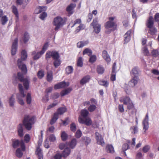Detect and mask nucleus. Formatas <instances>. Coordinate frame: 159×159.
Masks as SVG:
<instances>
[{"label": "nucleus", "mask_w": 159, "mask_h": 159, "mask_svg": "<svg viewBox=\"0 0 159 159\" xmlns=\"http://www.w3.org/2000/svg\"><path fill=\"white\" fill-rule=\"evenodd\" d=\"M27 57L26 52L25 50L22 51L21 54V59H18L17 61V64L19 68L21 69L22 72L25 74L27 72V69L26 65L23 64L22 61L26 60Z\"/></svg>", "instance_id": "obj_1"}, {"label": "nucleus", "mask_w": 159, "mask_h": 159, "mask_svg": "<svg viewBox=\"0 0 159 159\" xmlns=\"http://www.w3.org/2000/svg\"><path fill=\"white\" fill-rule=\"evenodd\" d=\"M115 18V17H109L108 19L109 20L105 23V27L107 29L105 31L107 34H110L112 30H115L116 28L117 25L113 21Z\"/></svg>", "instance_id": "obj_2"}, {"label": "nucleus", "mask_w": 159, "mask_h": 159, "mask_svg": "<svg viewBox=\"0 0 159 159\" xmlns=\"http://www.w3.org/2000/svg\"><path fill=\"white\" fill-rule=\"evenodd\" d=\"M34 119V116L30 117L27 115L25 116L23 124L27 130H30L31 129L32 125L35 122Z\"/></svg>", "instance_id": "obj_3"}, {"label": "nucleus", "mask_w": 159, "mask_h": 159, "mask_svg": "<svg viewBox=\"0 0 159 159\" xmlns=\"http://www.w3.org/2000/svg\"><path fill=\"white\" fill-rule=\"evenodd\" d=\"M17 77L20 82L23 83V85L25 89L28 90L29 88L30 82V79L28 78H24L23 75L20 72L18 73Z\"/></svg>", "instance_id": "obj_4"}, {"label": "nucleus", "mask_w": 159, "mask_h": 159, "mask_svg": "<svg viewBox=\"0 0 159 159\" xmlns=\"http://www.w3.org/2000/svg\"><path fill=\"white\" fill-rule=\"evenodd\" d=\"M64 21L62 18L60 17H57L54 20L53 25L56 26L54 29L56 31L58 30L62 26L64 23Z\"/></svg>", "instance_id": "obj_5"}, {"label": "nucleus", "mask_w": 159, "mask_h": 159, "mask_svg": "<svg viewBox=\"0 0 159 159\" xmlns=\"http://www.w3.org/2000/svg\"><path fill=\"white\" fill-rule=\"evenodd\" d=\"M45 56L46 59L47 60L51 57L53 59L55 60L59 58L60 57L59 53L57 52L54 51H48L46 54Z\"/></svg>", "instance_id": "obj_6"}, {"label": "nucleus", "mask_w": 159, "mask_h": 159, "mask_svg": "<svg viewBox=\"0 0 159 159\" xmlns=\"http://www.w3.org/2000/svg\"><path fill=\"white\" fill-rule=\"evenodd\" d=\"M91 25L93 26L94 31L95 33L98 34L100 32L101 25L98 23V17H96L93 19Z\"/></svg>", "instance_id": "obj_7"}, {"label": "nucleus", "mask_w": 159, "mask_h": 159, "mask_svg": "<svg viewBox=\"0 0 159 159\" xmlns=\"http://www.w3.org/2000/svg\"><path fill=\"white\" fill-rule=\"evenodd\" d=\"M148 120H149V117L148 113H147L145 116L144 119H143V129L145 130L144 131L143 133L145 134L146 133V131L147 130L149 127L148 125Z\"/></svg>", "instance_id": "obj_8"}, {"label": "nucleus", "mask_w": 159, "mask_h": 159, "mask_svg": "<svg viewBox=\"0 0 159 159\" xmlns=\"http://www.w3.org/2000/svg\"><path fill=\"white\" fill-rule=\"evenodd\" d=\"M18 42V39L16 38L12 43L11 49V53L12 55H14L16 54Z\"/></svg>", "instance_id": "obj_9"}, {"label": "nucleus", "mask_w": 159, "mask_h": 159, "mask_svg": "<svg viewBox=\"0 0 159 159\" xmlns=\"http://www.w3.org/2000/svg\"><path fill=\"white\" fill-rule=\"evenodd\" d=\"M78 121L80 123L84 124L87 126L91 125L92 123V121L91 119L88 117H86L84 118L80 117Z\"/></svg>", "instance_id": "obj_10"}, {"label": "nucleus", "mask_w": 159, "mask_h": 159, "mask_svg": "<svg viewBox=\"0 0 159 159\" xmlns=\"http://www.w3.org/2000/svg\"><path fill=\"white\" fill-rule=\"evenodd\" d=\"M95 136L97 143L99 144L102 145H104V142L102 136L98 132H96L95 133Z\"/></svg>", "instance_id": "obj_11"}, {"label": "nucleus", "mask_w": 159, "mask_h": 159, "mask_svg": "<svg viewBox=\"0 0 159 159\" xmlns=\"http://www.w3.org/2000/svg\"><path fill=\"white\" fill-rule=\"evenodd\" d=\"M69 85V83L68 82L66 83L64 81H63L55 84L54 86V88L55 89H58L66 87Z\"/></svg>", "instance_id": "obj_12"}, {"label": "nucleus", "mask_w": 159, "mask_h": 159, "mask_svg": "<svg viewBox=\"0 0 159 159\" xmlns=\"http://www.w3.org/2000/svg\"><path fill=\"white\" fill-rule=\"evenodd\" d=\"M139 81L138 77H133V78L129 82L128 85L131 87H134L138 83Z\"/></svg>", "instance_id": "obj_13"}, {"label": "nucleus", "mask_w": 159, "mask_h": 159, "mask_svg": "<svg viewBox=\"0 0 159 159\" xmlns=\"http://www.w3.org/2000/svg\"><path fill=\"white\" fill-rule=\"evenodd\" d=\"M76 4L75 3H71L67 7L66 10L68 13L72 14L73 12L72 10L75 7Z\"/></svg>", "instance_id": "obj_14"}, {"label": "nucleus", "mask_w": 159, "mask_h": 159, "mask_svg": "<svg viewBox=\"0 0 159 159\" xmlns=\"http://www.w3.org/2000/svg\"><path fill=\"white\" fill-rule=\"evenodd\" d=\"M102 57L107 63H109L110 61V57L106 51L104 50L102 51Z\"/></svg>", "instance_id": "obj_15"}, {"label": "nucleus", "mask_w": 159, "mask_h": 159, "mask_svg": "<svg viewBox=\"0 0 159 159\" xmlns=\"http://www.w3.org/2000/svg\"><path fill=\"white\" fill-rule=\"evenodd\" d=\"M23 125L20 124L18 127V133L20 137H22L24 134Z\"/></svg>", "instance_id": "obj_16"}, {"label": "nucleus", "mask_w": 159, "mask_h": 159, "mask_svg": "<svg viewBox=\"0 0 159 159\" xmlns=\"http://www.w3.org/2000/svg\"><path fill=\"white\" fill-rule=\"evenodd\" d=\"M47 8V7H38L36 8L35 10V13L36 14H38L43 11H45L46 10Z\"/></svg>", "instance_id": "obj_17"}, {"label": "nucleus", "mask_w": 159, "mask_h": 159, "mask_svg": "<svg viewBox=\"0 0 159 159\" xmlns=\"http://www.w3.org/2000/svg\"><path fill=\"white\" fill-rule=\"evenodd\" d=\"M131 32L130 30H128L124 35V40L125 43H128L130 41L131 38L130 34Z\"/></svg>", "instance_id": "obj_18"}, {"label": "nucleus", "mask_w": 159, "mask_h": 159, "mask_svg": "<svg viewBox=\"0 0 159 159\" xmlns=\"http://www.w3.org/2000/svg\"><path fill=\"white\" fill-rule=\"evenodd\" d=\"M53 78V72L52 71L50 70L48 71L47 73L46 79L49 82H51Z\"/></svg>", "instance_id": "obj_19"}, {"label": "nucleus", "mask_w": 159, "mask_h": 159, "mask_svg": "<svg viewBox=\"0 0 159 159\" xmlns=\"http://www.w3.org/2000/svg\"><path fill=\"white\" fill-rule=\"evenodd\" d=\"M90 79L89 75H86L80 81V83L81 84L83 85L88 82Z\"/></svg>", "instance_id": "obj_20"}, {"label": "nucleus", "mask_w": 159, "mask_h": 159, "mask_svg": "<svg viewBox=\"0 0 159 159\" xmlns=\"http://www.w3.org/2000/svg\"><path fill=\"white\" fill-rule=\"evenodd\" d=\"M153 24L154 21L153 18L152 16H150L147 24V26L148 28L152 27H153Z\"/></svg>", "instance_id": "obj_21"}, {"label": "nucleus", "mask_w": 159, "mask_h": 159, "mask_svg": "<svg viewBox=\"0 0 159 159\" xmlns=\"http://www.w3.org/2000/svg\"><path fill=\"white\" fill-rule=\"evenodd\" d=\"M89 43L88 40L79 42L77 43V47L79 48H82L88 44Z\"/></svg>", "instance_id": "obj_22"}, {"label": "nucleus", "mask_w": 159, "mask_h": 159, "mask_svg": "<svg viewBox=\"0 0 159 159\" xmlns=\"http://www.w3.org/2000/svg\"><path fill=\"white\" fill-rule=\"evenodd\" d=\"M131 75L133 77H137L138 75V68L136 67L134 68L130 72Z\"/></svg>", "instance_id": "obj_23"}, {"label": "nucleus", "mask_w": 159, "mask_h": 159, "mask_svg": "<svg viewBox=\"0 0 159 159\" xmlns=\"http://www.w3.org/2000/svg\"><path fill=\"white\" fill-rule=\"evenodd\" d=\"M77 143V140L75 139H72L69 143V146L71 148L73 149L75 147Z\"/></svg>", "instance_id": "obj_24"}, {"label": "nucleus", "mask_w": 159, "mask_h": 159, "mask_svg": "<svg viewBox=\"0 0 159 159\" xmlns=\"http://www.w3.org/2000/svg\"><path fill=\"white\" fill-rule=\"evenodd\" d=\"M36 153L38 156L39 159H43L42 150L38 148L36 149Z\"/></svg>", "instance_id": "obj_25"}, {"label": "nucleus", "mask_w": 159, "mask_h": 159, "mask_svg": "<svg viewBox=\"0 0 159 159\" xmlns=\"http://www.w3.org/2000/svg\"><path fill=\"white\" fill-rule=\"evenodd\" d=\"M120 101L121 102H123L125 104H127L131 101L130 98L128 97H125L124 98H121L120 99Z\"/></svg>", "instance_id": "obj_26"}, {"label": "nucleus", "mask_w": 159, "mask_h": 159, "mask_svg": "<svg viewBox=\"0 0 159 159\" xmlns=\"http://www.w3.org/2000/svg\"><path fill=\"white\" fill-rule=\"evenodd\" d=\"M106 150L107 152L113 153L114 152V148L111 145H108L106 147Z\"/></svg>", "instance_id": "obj_27"}, {"label": "nucleus", "mask_w": 159, "mask_h": 159, "mask_svg": "<svg viewBox=\"0 0 159 159\" xmlns=\"http://www.w3.org/2000/svg\"><path fill=\"white\" fill-rule=\"evenodd\" d=\"M66 111V109L64 107H61L58 108L57 111V112L56 113L59 115H61L63 114Z\"/></svg>", "instance_id": "obj_28"}, {"label": "nucleus", "mask_w": 159, "mask_h": 159, "mask_svg": "<svg viewBox=\"0 0 159 159\" xmlns=\"http://www.w3.org/2000/svg\"><path fill=\"white\" fill-rule=\"evenodd\" d=\"M71 90L72 89L71 88H68L65 90H62L61 93V96H63L70 93Z\"/></svg>", "instance_id": "obj_29"}, {"label": "nucleus", "mask_w": 159, "mask_h": 159, "mask_svg": "<svg viewBox=\"0 0 159 159\" xmlns=\"http://www.w3.org/2000/svg\"><path fill=\"white\" fill-rule=\"evenodd\" d=\"M70 152V149L68 148H66L64 150L63 153L62 155L64 157H66L68 156Z\"/></svg>", "instance_id": "obj_30"}, {"label": "nucleus", "mask_w": 159, "mask_h": 159, "mask_svg": "<svg viewBox=\"0 0 159 159\" xmlns=\"http://www.w3.org/2000/svg\"><path fill=\"white\" fill-rule=\"evenodd\" d=\"M12 11L17 19L19 18L18 12L16 7L13 5L11 7Z\"/></svg>", "instance_id": "obj_31"}, {"label": "nucleus", "mask_w": 159, "mask_h": 159, "mask_svg": "<svg viewBox=\"0 0 159 159\" xmlns=\"http://www.w3.org/2000/svg\"><path fill=\"white\" fill-rule=\"evenodd\" d=\"M58 118V114L57 113H55L53 116L52 118L50 121V124L51 125L53 124L56 121Z\"/></svg>", "instance_id": "obj_32"}, {"label": "nucleus", "mask_w": 159, "mask_h": 159, "mask_svg": "<svg viewBox=\"0 0 159 159\" xmlns=\"http://www.w3.org/2000/svg\"><path fill=\"white\" fill-rule=\"evenodd\" d=\"M18 87L20 92L19 94L22 95V97H25V95L24 94L23 88L22 85L20 84H19Z\"/></svg>", "instance_id": "obj_33"}, {"label": "nucleus", "mask_w": 159, "mask_h": 159, "mask_svg": "<svg viewBox=\"0 0 159 159\" xmlns=\"http://www.w3.org/2000/svg\"><path fill=\"white\" fill-rule=\"evenodd\" d=\"M9 105L11 107H13L14 106V104L15 102V99L14 95H12L9 98Z\"/></svg>", "instance_id": "obj_34"}, {"label": "nucleus", "mask_w": 159, "mask_h": 159, "mask_svg": "<svg viewBox=\"0 0 159 159\" xmlns=\"http://www.w3.org/2000/svg\"><path fill=\"white\" fill-rule=\"evenodd\" d=\"M23 98L22 97V95L20 94L17 95V98L19 103L21 105H23L24 104V102L22 98Z\"/></svg>", "instance_id": "obj_35"}, {"label": "nucleus", "mask_w": 159, "mask_h": 159, "mask_svg": "<svg viewBox=\"0 0 159 159\" xmlns=\"http://www.w3.org/2000/svg\"><path fill=\"white\" fill-rule=\"evenodd\" d=\"M97 71L98 74H102L104 72V69L101 66H98L97 67Z\"/></svg>", "instance_id": "obj_36"}, {"label": "nucleus", "mask_w": 159, "mask_h": 159, "mask_svg": "<svg viewBox=\"0 0 159 159\" xmlns=\"http://www.w3.org/2000/svg\"><path fill=\"white\" fill-rule=\"evenodd\" d=\"M93 52L92 50L89 48L85 49L83 52V54H87L89 56H91Z\"/></svg>", "instance_id": "obj_37"}, {"label": "nucleus", "mask_w": 159, "mask_h": 159, "mask_svg": "<svg viewBox=\"0 0 159 159\" xmlns=\"http://www.w3.org/2000/svg\"><path fill=\"white\" fill-rule=\"evenodd\" d=\"M89 114L88 111L86 109L83 110L81 111V115L82 116V118H84L87 117V116H88Z\"/></svg>", "instance_id": "obj_38"}, {"label": "nucleus", "mask_w": 159, "mask_h": 159, "mask_svg": "<svg viewBox=\"0 0 159 159\" xmlns=\"http://www.w3.org/2000/svg\"><path fill=\"white\" fill-rule=\"evenodd\" d=\"M37 75L39 79H42L44 75V71L43 70H39L37 73Z\"/></svg>", "instance_id": "obj_39"}, {"label": "nucleus", "mask_w": 159, "mask_h": 159, "mask_svg": "<svg viewBox=\"0 0 159 159\" xmlns=\"http://www.w3.org/2000/svg\"><path fill=\"white\" fill-rule=\"evenodd\" d=\"M66 72L67 74H69L72 73L73 68L71 66H68L66 68Z\"/></svg>", "instance_id": "obj_40"}, {"label": "nucleus", "mask_w": 159, "mask_h": 159, "mask_svg": "<svg viewBox=\"0 0 159 159\" xmlns=\"http://www.w3.org/2000/svg\"><path fill=\"white\" fill-rule=\"evenodd\" d=\"M20 143L18 139L13 140L12 146L13 148H16L19 146Z\"/></svg>", "instance_id": "obj_41"}, {"label": "nucleus", "mask_w": 159, "mask_h": 159, "mask_svg": "<svg viewBox=\"0 0 159 159\" xmlns=\"http://www.w3.org/2000/svg\"><path fill=\"white\" fill-rule=\"evenodd\" d=\"M61 63V61L59 58L54 60V61L53 62L54 66L55 68H57L58 66H59L60 65Z\"/></svg>", "instance_id": "obj_42"}, {"label": "nucleus", "mask_w": 159, "mask_h": 159, "mask_svg": "<svg viewBox=\"0 0 159 159\" xmlns=\"http://www.w3.org/2000/svg\"><path fill=\"white\" fill-rule=\"evenodd\" d=\"M152 55L153 57H158L159 55V52L156 49H154L151 52Z\"/></svg>", "instance_id": "obj_43"}, {"label": "nucleus", "mask_w": 159, "mask_h": 159, "mask_svg": "<svg viewBox=\"0 0 159 159\" xmlns=\"http://www.w3.org/2000/svg\"><path fill=\"white\" fill-rule=\"evenodd\" d=\"M29 38L30 37L29 34L27 32H25L24 34V36L23 41L24 43H27L29 41Z\"/></svg>", "instance_id": "obj_44"}, {"label": "nucleus", "mask_w": 159, "mask_h": 159, "mask_svg": "<svg viewBox=\"0 0 159 159\" xmlns=\"http://www.w3.org/2000/svg\"><path fill=\"white\" fill-rule=\"evenodd\" d=\"M23 153L20 148H18L16 151V155L18 157H21L23 155Z\"/></svg>", "instance_id": "obj_45"}, {"label": "nucleus", "mask_w": 159, "mask_h": 159, "mask_svg": "<svg viewBox=\"0 0 159 159\" xmlns=\"http://www.w3.org/2000/svg\"><path fill=\"white\" fill-rule=\"evenodd\" d=\"M1 20L2 24L3 25H4L6 23L8 20V19L6 16H4L2 17Z\"/></svg>", "instance_id": "obj_46"}, {"label": "nucleus", "mask_w": 159, "mask_h": 159, "mask_svg": "<svg viewBox=\"0 0 159 159\" xmlns=\"http://www.w3.org/2000/svg\"><path fill=\"white\" fill-rule=\"evenodd\" d=\"M149 28L150 33L152 35L155 34L157 31V29L154 27H152Z\"/></svg>", "instance_id": "obj_47"}, {"label": "nucleus", "mask_w": 159, "mask_h": 159, "mask_svg": "<svg viewBox=\"0 0 159 159\" xmlns=\"http://www.w3.org/2000/svg\"><path fill=\"white\" fill-rule=\"evenodd\" d=\"M31 94L30 93H28L26 96V102L28 104L31 103Z\"/></svg>", "instance_id": "obj_48"}, {"label": "nucleus", "mask_w": 159, "mask_h": 159, "mask_svg": "<svg viewBox=\"0 0 159 159\" xmlns=\"http://www.w3.org/2000/svg\"><path fill=\"white\" fill-rule=\"evenodd\" d=\"M48 45V43H45L43 45L42 50L40 52L41 54H43L47 49Z\"/></svg>", "instance_id": "obj_49"}, {"label": "nucleus", "mask_w": 159, "mask_h": 159, "mask_svg": "<svg viewBox=\"0 0 159 159\" xmlns=\"http://www.w3.org/2000/svg\"><path fill=\"white\" fill-rule=\"evenodd\" d=\"M81 22V20L80 19H77L74 22H71L70 24H72L71 27H73L76 24H80Z\"/></svg>", "instance_id": "obj_50"}, {"label": "nucleus", "mask_w": 159, "mask_h": 159, "mask_svg": "<svg viewBox=\"0 0 159 159\" xmlns=\"http://www.w3.org/2000/svg\"><path fill=\"white\" fill-rule=\"evenodd\" d=\"M99 84L102 85H103L106 87L108 86V83L107 81L100 80L98 81Z\"/></svg>", "instance_id": "obj_51"}, {"label": "nucleus", "mask_w": 159, "mask_h": 159, "mask_svg": "<svg viewBox=\"0 0 159 159\" xmlns=\"http://www.w3.org/2000/svg\"><path fill=\"white\" fill-rule=\"evenodd\" d=\"M82 139L86 144L87 145L90 143L91 139L89 137H84L82 138Z\"/></svg>", "instance_id": "obj_52"}, {"label": "nucleus", "mask_w": 159, "mask_h": 159, "mask_svg": "<svg viewBox=\"0 0 159 159\" xmlns=\"http://www.w3.org/2000/svg\"><path fill=\"white\" fill-rule=\"evenodd\" d=\"M89 60V61L91 63H93L96 60V56L95 55H91Z\"/></svg>", "instance_id": "obj_53"}, {"label": "nucleus", "mask_w": 159, "mask_h": 159, "mask_svg": "<svg viewBox=\"0 0 159 159\" xmlns=\"http://www.w3.org/2000/svg\"><path fill=\"white\" fill-rule=\"evenodd\" d=\"M61 138L63 141H65L66 140L67 138V134L65 131H63L61 134Z\"/></svg>", "instance_id": "obj_54"}, {"label": "nucleus", "mask_w": 159, "mask_h": 159, "mask_svg": "<svg viewBox=\"0 0 159 159\" xmlns=\"http://www.w3.org/2000/svg\"><path fill=\"white\" fill-rule=\"evenodd\" d=\"M96 106L94 105H91L88 107L89 111L91 112L94 111L96 108Z\"/></svg>", "instance_id": "obj_55"}, {"label": "nucleus", "mask_w": 159, "mask_h": 159, "mask_svg": "<svg viewBox=\"0 0 159 159\" xmlns=\"http://www.w3.org/2000/svg\"><path fill=\"white\" fill-rule=\"evenodd\" d=\"M77 66H78L82 67L83 66L82 58L81 57H79L77 62Z\"/></svg>", "instance_id": "obj_56"}, {"label": "nucleus", "mask_w": 159, "mask_h": 159, "mask_svg": "<svg viewBox=\"0 0 159 159\" xmlns=\"http://www.w3.org/2000/svg\"><path fill=\"white\" fill-rule=\"evenodd\" d=\"M82 133L80 129L78 130L75 133V136L77 138H80L82 136Z\"/></svg>", "instance_id": "obj_57"}, {"label": "nucleus", "mask_w": 159, "mask_h": 159, "mask_svg": "<svg viewBox=\"0 0 159 159\" xmlns=\"http://www.w3.org/2000/svg\"><path fill=\"white\" fill-rule=\"evenodd\" d=\"M70 129L71 131L75 132L76 129V127L75 124L74 123H72L70 125Z\"/></svg>", "instance_id": "obj_58"}, {"label": "nucleus", "mask_w": 159, "mask_h": 159, "mask_svg": "<svg viewBox=\"0 0 159 159\" xmlns=\"http://www.w3.org/2000/svg\"><path fill=\"white\" fill-rule=\"evenodd\" d=\"M62 157L61 154L58 153L55 154L51 159H61Z\"/></svg>", "instance_id": "obj_59"}, {"label": "nucleus", "mask_w": 159, "mask_h": 159, "mask_svg": "<svg viewBox=\"0 0 159 159\" xmlns=\"http://www.w3.org/2000/svg\"><path fill=\"white\" fill-rule=\"evenodd\" d=\"M47 16V14L46 13L43 12L39 16V17L42 20H44V18Z\"/></svg>", "instance_id": "obj_60"}, {"label": "nucleus", "mask_w": 159, "mask_h": 159, "mask_svg": "<svg viewBox=\"0 0 159 159\" xmlns=\"http://www.w3.org/2000/svg\"><path fill=\"white\" fill-rule=\"evenodd\" d=\"M116 71H112L111 74V80L112 81H114L116 80Z\"/></svg>", "instance_id": "obj_61"}, {"label": "nucleus", "mask_w": 159, "mask_h": 159, "mask_svg": "<svg viewBox=\"0 0 159 159\" xmlns=\"http://www.w3.org/2000/svg\"><path fill=\"white\" fill-rule=\"evenodd\" d=\"M49 139L51 142H53L56 140V138L54 134H51L49 136Z\"/></svg>", "instance_id": "obj_62"}, {"label": "nucleus", "mask_w": 159, "mask_h": 159, "mask_svg": "<svg viewBox=\"0 0 159 159\" xmlns=\"http://www.w3.org/2000/svg\"><path fill=\"white\" fill-rule=\"evenodd\" d=\"M127 104H128L127 108L129 110L132 109L134 107L133 104L131 101Z\"/></svg>", "instance_id": "obj_63"}, {"label": "nucleus", "mask_w": 159, "mask_h": 159, "mask_svg": "<svg viewBox=\"0 0 159 159\" xmlns=\"http://www.w3.org/2000/svg\"><path fill=\"white\" fill-rule=\"evenodd\" d=\"M150 147L148 145L145 146L143 149V151L144 152H147L150 149Z\"/></svg>", "instance_id": "obj_64"}]
</instances>
